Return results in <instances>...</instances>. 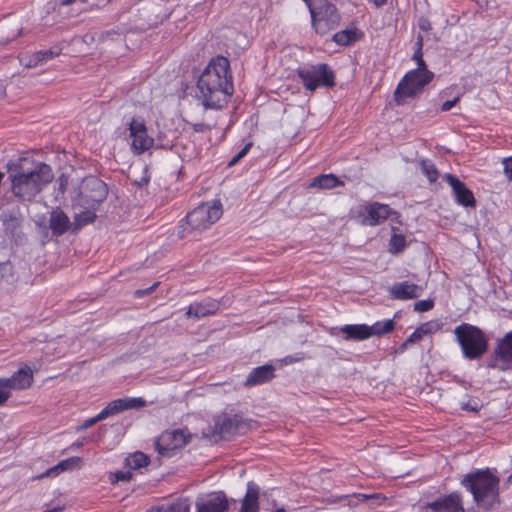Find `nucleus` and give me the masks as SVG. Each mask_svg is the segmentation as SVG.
<instances>
[{
  "label": "nucleus",
  "mask_w": 512,
  "mask_h": 512,
  "mask_svg": "<svg viewBox=\"0 0 512 512\" xmlns=\"http://www.w3.org/2000/svg\"><path fill=\"white\" fill-rule=\"evenodd\" d=\"M197 98L205 109L225 108L233 93V75L230 62L224 56L210 59L197 80Z\"/></svg>",
  "instance_id": "obj_1"
},
{
  "label": "nucleus",
  "mask_w": 512,
  "mask_h": 512,
  "mask_svg": "<svg viewBox=\"0 0 512 512\" xmlns=\"http://www.w3.org/2000/svg\"><path fill=\"white\" fill-rule=\"evenodd\" d=\"M223 214L219 200L204 202L187 213L178 226V236L182 239L197 240L201 234L215 224Z\"/></svg>",
  "instance_id": "obj_2"
},
{
  "label": "nucleus",
  "mask_w": 512,
  "mask_h": 512,
  "mask_svg": "<svg viewBox=\"0 0 512 512\" xmlns=\"http://www.w3.org/2000/svg\"><path fill=\"white\" fill-rule=\"evenodd\" d=\"M461 485L472 494L475 503L486 510L499 500L500 480L489 468L466 474Z\"/></svg>",
  "instance_id": "obj_3"
},
{
  "label": "nucleus",
  "mask_w": 512,
  "mask_h": 512,
  "mask_svg": "<svg viewBox=\"0 0 512 512\" xmlns=\"http://www.w3.org/2000/svg\"><path fill=\"white\" fill-rule=\"evenodd\" d=\"M9 177L13 195L24 201H31L46 185L52 182L54 174L48 164L39 163L32 171H19L10 174Z\"/></svg>",
  "instance_id": "obj_4"
},
{
  "label": "nucleus",
  "mask_w": 512,
  "mask_h": 512,
  "mask_svg": "<svg viewBox=\"0 0 512 512\" xmlns=\"http://www.w3.org/2000/svg\"><path fill=\"white\" fill-rule=\"evenodd\" d=\"M462 355L467 360H478L488 350V339L482 329L470 323H461L454 329Z\"/></svg>",
  "instance_id": "obj_5"
},
{
  "label": "nucleus",
  "mask_w": 512,
  "mask_h": 512,
  "mask_svg": "<svg viewBox=\"0 0 512 512\" xmlns=\"http://www.w3.org/2000/svg\"><path fill=\"white\" fill-rule=\"evenodd\" d=\"M308 7L311 26L316 34L324 36L336 29L341 21L337 7L329 0H302Z\"/></svg>",
  "instance_id": "obj_6"
},
{
  "label": "nucleus",
  "mask_w": 512,
  "mask_h": 512,
  "mask_svg": "<svg viewBox=\"0 0 512 512\" xmlns=\"http://www.w3.org/2000/svg\"><path fill=\"white\" fill-rule=\"evenodd\" d=\"M297 75L305 90L315 92L318 88L335 86L336 76L326 63L307 64L297 69Z\"/></svg>",
  "instance_id": "obj_7"
},
{
  "label": "nucleus",
  "mask_w": 512,
  "mask_h": 512,
  "mask_svg": "<svg viewBox=\"0 0 512 512\" xmlns=\"http://www.w3.org/2000/svg\"><path fill=\"white\" fill-rule=\"evenodd\" d=\"M434 78L431 71L410 70L398 83L394 91V101L397 105H404L406 99L419 95L425 86Z\"/></svg>",
  "instance_id": "obj_8"
},
{
  "label": "nucleus",
  "mask_w": 512,
  "mask_h": 512,
  "mask_svg": "<svg viewBox=\"0 0 512 512\" xmlns=\"http://www.w3.org/2000/svg\"><path fill=\"white\" fill-rule=\"evenodd\" d=\"M146 405V401L141 397H124L115 399L107 404L105 408H103L96 416L91 417L83 421V423L79 426L78 430H85L96 423L110 417L116 415L120 412L142 408Z\"/></svg>",
  "instance_id": "obj_9"
},
{
  "label": "nucleus",
  "mask_w": 512,
  "mask_h": 512,
  "mask_svg": "<svg viewBox=\"0 0 512 512\" xmlns=\"http://www.w3.org/2000/svg\"><path fill=\"white\" fill-rule=\"evenodd\" d=\"M392 213L389 205L372 202L359 205L355 210V217L364 226H376L386 221Z\"/></svg>",
  "instance_id": "obj_10"
},
{
  "label": "nucleus",
  "mask_w": 512,
  "mask_h": 512,
  "mask_svg": "<svg viewBox=\"0 0 512 512\" xmlns=\"http://www.w3.org/2000/svg\"><path fill=\"white\" fill-rule=\"evenodd\" d=\"M129 137L131 138V150L136 155L145 153L154 145V139L148 135L146 125L140 119L132 118L129 123Z\"/></svg>",
  "instance_id": "obj_11"
},
{
  "label": "nucleus",
  "mask_w": 512,
  "mask_h": 512,
  "mask_svg": "<svg viewBox=\"0 0 512 512\" xmlns=\"http://www.w3.org/2000/svg\"><path fill=\"white\" fill-rule=\"evenodd\" d=\"M187 444L186 436L182 430L166 431L155 442L157 452L164 457L173 456L177 449Z\"/></svg>",
  "instance_id": "obj_12"
},
{
  "label": "nucleus",
  "mask_w": 512,
  "mask_h": 512,
  "mask_svg": "<svg viewBox=\"0 0 512 512\" xmlns=\"http://www.w3.org/2000/svg\"><path fill=\"white\" fill-rule=\"evenodd\" d=\"M495 361L490 363L489 367L497 368L501 371L512 369V331L507 332L502 338L498 339L494 349Z\"/></svg>",
  "instance_id": "obj_13"
},
{
  "label": "nucleus",
  "mask_w": 512,
  "mask_h": 512,
  "mask_svg": "<svg viewBox=\"0 0 512 512\" xmlns=\"http://www.w3.org/2000/svg\"><path fill=\"white\" fill-rule=\"evenodd\" d=\"M444 180L450 185L455 202L458 205L466 208L476 207L474 193L457 176L447 173L444 175Z\"/></svg>",
  "instance_id": "obj_14"
},
{
  "label": "nucleus",
  "mask_w": 512,
  "mask_h": 512,
  "mask_svg": "<svg viewBox=\"0 0 512 512\" xmlns=\"http://www.w3.org/2000/svg\"><path fill=\"white\" fill-rule=\"evenodd\" d=\"M34 375L28 365H24L9 378H0V388L8 390H26L32 386Z\"/></svg>",
  "instance_id": "obj_15"
},
{
  "label": "nucleus",
  "mask_w": 512,
  "mask_h": 512,
  "mask_svg": "<svg viewBox=\"0 0 512 512\" xmlns=\"http://www.w3.org/2000/svg\"><path fill=\"white\" fill-rule=\"evenodd\" d=\"M433 512H465L461 493L454 491L427 504Z\"/></svg>",
  "instance_id": "obj_16"
},
{
  "label": "nucleus",
  "mask_w": 512,
  "mask_h": 512,
  "mask_svg": "<svg viewBox=\"0 0 512 512\" xmlns=\"http://www.w3.org/2000/svg\"><path fill=\"white\" fill-rule=\"evenodd\" d=\"M370 330V326L367 324H346L331 328L330 334L340 333L345 341H363L372 337Z\"/></svg>",
  "instance_id": "obj_17"
},
{
  "label": "nucleus",
  "mask_w": 512,
  "mask_h": 512,
  "mask_svg": "<svg viewBox=\"0 0 512 512\" xmlns=\"http://www.w3.org/2000/svg\"><path fill=\"white\" fill-rule=\"evenodd\" d=\"M424 287L411 283L409 281H402L393 284L389 288V296L395 300H410L416 299L422 295Z\"/></svg>",
  "instance_id": "obj_18"
},
{
  "label": "nucleus",
  "mask_w": 512,
  "mask_h": 512,
  "mask_svg": "<svg viewBox=\"0 0 512 512\" xmlns=\"http://www.w3.org/2000/svg\"><path fill=\"white\" fill-rule=\"evenodd\" d=\"M229 502L223 491L210 494L205 500L196 502V512H227Z\"/></svg>",
  "instance_id": "obj_19"
},
{
  "label": "nucleus",
  "mask_w": 512,
  "mask_h": 512,
  "mask_svg": "<svg viewBox=\"0 0 512 512\" xmlns=\"http://www.w3.org/2000/svg\"><path fill=\"white\" fill-rule=\"evenodd\" d=\"M221 307L219 300L206 298L200 302H193L188 306L185 313L187 318H203L216 314Z\"/></svg>",
  "instance_id": "obj_20"
},
{
  "label": "nucleus",
  "mask_w": 512,
  "mask_h": 512,
  "mask_svg": "<svg viewBox=\"0 0 512 512\" xmlns=\"http://www.w3.org/2000/svg\"><path fill=\"white\" fill-rule=\"evenodd\" d=\"M275 376V367L273 365L265 364L262 366H258L256 368H253L251 372L248 374L244 382V386L247 388H251L254 386L263 385L273 380Z\"/></svg>",
  "instance_id": "obj_21"
},
{
  "label": "nucleus",
  "mask_w": 512,
  "mask_h": 512,
  "mask_svg": "<svg viewBox=\"0 0 512 512\" xmlns=\"http://www.w3.org/2000/svg\"><path fill=\"white\" fill-rule=\"evenodd\" d=\"M260 487L254 481L247 483L246 493L241 500L239 512H259L260 511Z\"/></svg>",
  "instance_id": "obj_22"
},
{
  "label": "nucleus",
  "mask_w": 512,
  "mask_h": 512,
  "mask_svg": "<svg viewBox=\"0 0 512 512\" xmlns=\"http://www.w3.org/2000/svg\"><path fill=\"white\" fill-rule=\"evenodd\" d=\"M82 466V459L78 456H73L60 461L57 465L47 469L42 474L34 477V479H43L45 477H56L65 471H72L79 469Z\"/></svg>",
  "instance_id": "obj_23"
},
{
  "label": "nucleus",
  "mask_w": 512,
  "mask_h": 512,
  "mask_svg": "<svg viewBox=\"0 0 512 512\" xmlns=\"http://www.w3.org/2000/svg\"><path fill=\"white\" fill-rule=\"evenodd\" d=\"M240 425V418L238 415L223 414L215 420V432L222 437H227L235 434Z\"/></svg>",
  "instance_id": "obj_24"
},
{
  "label": "nucleus",
  "mask_w": 512,
  "mask_h": 512,
  "mask_svg": "<svg viewBox=\"0 0 512 512\" xmlns=\"http://www.w3.org/2000/svg\"><path fill=\"white\" fill-rule=\"evenodd\" d=\"M363 36L364 33L361 30L356 26H351L336 32L333 35L332 40L339 46H349L362 39Z\"/></svg>",
  "instance_id": "obj_25"
},
{
  "label": "nucleus",
  "mask_w": 512,
  "mask_h": 512,
  "mask_svg": "<svg viewBox=\"0 0 512 512\" xmlns=\"http://www.w3.org/2000/svg\"><path fill=\"white\" fill-rule=\"evenodd\" d=\"M49 226L53 235L61 236L70 227L69 217L61 209H56L51 213Z\"/></svg>",
  "instance_id": "obj_26"
},
{
  "label": "nucleus",
  "mask_w": 512,
  "mask_h": 512,
  "mask_svg": "<svg viewBox=\"0 0 512 512\" xmlns=\"http://www.w3.org/2000/svg\"><path fill=\"white\" fill-rule=\"evenodd\" d=\"M338 186H344V182L340 180L336 175L330 174H321L312 179L309 184V188H318V189H333Z\"/></svg>",
  "instance_id": "obj_27"
},
{
  "label": "nucleus",
  "mask_w": 512,
  "mask_h": 512,
  "mask_svg": "<svg viewBox=\"0 0 512 512\" xmlns=\"http://www.w3.org/2000/svg\"><path fill=\"white\" fill-rule=\"evenodd\" d=\"M124 463L125 467L132 472V470H138L140 468L148 466L150 464V458L143 452L136 451L134 453L129 454L125 458Z\"/></svg>",
  "instance_id": "obj_28"
},
{
  "label": "nucleus",
  "mask_w": 512,
  "mask_h": 512,
  "mask_svg": "<svg viewBox=\"0 0 512 512\" xmlns=\"http://www.w3.org/2000/svg\"><path fill=\"white\" fill-rule=\"evenodd\" d=\"M157 512H190V501L188 498H179L159 506Z\"/></svg>",
  "instance_id": "obj_29"
},
{
  "label": "nucleus",
  "mask_w": 512,
  "mask_h": 512,
  "mask_svg": "<svg viewBox=\"0 0 512 512\" xmlns=\"http://www.w3.org/2000/svg\"><path fill=\"white\" fill-rule=\"evenodd\" d=\"M372 336H383L389 334L395 329V322L393 319H386L382 321H376L370 326Z\"/></svg>",
  "instance_id": "obj_30"
},
{
  "label": "nucleus",
  "mask_w": 512,
  "mask_h": 512,
  "mask_svg": "<svg viewBox=\"0 0 512 512\" xmlns=\"http://www.w3.org/2000/svg\"><path fill=\"white\" fill-rule=\"evenodd\" d=\"M434 331L435 329L433 328L432 322H425L417 327L415 331L406 338L407 343H410L411 345L418 343L424 338V336L432 334Z\"/></svg>",
  "instance_id": "obj_31"
},
{
  "label": "nucleus",
  "mask_w": 512,
  "mask_h": 512,
  "mask_svg": "<svg viewBox=\"0 0 512 512\" xmlns=\"http://www.w3.org/2000/svg\"><path fill=\"white\" fill-rule=\"evenodd\" d=\"M483 407L482 401L471 395H465L464 399L460 402V408L464 411L478 413Z\"/></svg>",
  "instance_id": "obj_32"
},
{
  "label": "nucleus",
  "mask_w": 512,
  "mask_h": 512,
  "mask_svg": "<svg viewBox=\"0 0 512 512\" xmlns=\"http://www.w3.org/2000/svg\"><path fill=\"white\" fill-rule=\"evenodd\" d=\"M422 173L427 177L430 183H435L438 180L439 172L435 164L430 160H422L420 162Z\"/></svg>",
  "instance_id": "obj_33"
},
{
  "label": "nucleus",
  "mask_w": 512,
  "mask_h": 512,
  "mask_svg": "<svg viewBox=\"0 0 512 512\" xmlns=\"http://www.w3.org/2000/svg\"><path fill=\"white\" fill-rule=\"evenodd\" d=\"M406 246L405 236L402 234H393L389 241V252L392 254H398Z\"/></svg>",
  "instance_id": "obj_34"
},
{
  "label": "nucleus",
  "mask_w": 512,
  "mask_h": 512,
  "mask_svg": "<svg viewBox=\"0 0 512 512\" xmlns=\"http://www.w3.org/2000/svg\"><path fill=\"white\" fill-rule=\"evenodd\" d=\"M96 219V214L93 211L86 210L77 214L74 218L76 228H81L87 224L93 223Z\"/></svg>",
  "instance_id": "obj_35"
},
{
  "label": "nucleus",
  "mask_w": 512,
  "mask_h": 512,
  "mask_svg": "<svg viewBox=\"0 0 512 512\" xmlns=\"http://www.w3.org/2000/svg\"><path fill=\"white\" fill-rule=\"evenodd\" d=\"M132 477V472L127 468V470H117L109 473L108 479L112 484H116L118 482H129Z\"/></svg>",
  "instance_id": "obj_36"
},
{
  "label": "nucleus",
  "mask_w": 512,
  "mask_h": 512,
  "mask_svg": "<svg viewBox=\"0 0 512 512\" xmlns=\"http://www.w3.org/2000/svg\"><path fill=\"white\" fill-rule=\"evenodd\" d=\"M251 147H252L251 142L246 143L244 145V147H242L241 150L235 156L232 157V159L229 161L228 165L229 166L236 165L242 158H244L248 154Z\"/></svg>",
  "instance_id": "obj_37"
},
{
  "label": "nucleus",
  "mask_w": 512,
  "mask_h": 512,
  "mask_svg": "<svg viewBox=\"0 0 512 512\" xmlns=\"http://www.w3.org/2000/svg\"><path fill=\"white\" fill-rule=\"evenodd\" d=\"M434 307V301L432 299L420 300L414 303V310L416 312H427Z\"/></svg>",
  "instance_id": "obj_38"
},
{
  "label": "nucleus",
  "mask_w": 512,
  "mask_h": 512,
  "mask_svg": "<svg viewBox=\"0 0 512 512\" xmlns=\"http://www.w3.org/2000/svg\"><path fill=\"white\" fill-rule=\"evenodd\" d=\"M412 59L416 62L417 68L415 70L429 71L423 59V52L414 51Z\"/></svg>",
  "instance_id": "obj_39"
},
{
  "label": "nucleus",
  "mask_w": 512,
  "mask_h": 512,
  "mask_svg": "<svg viewBox=\"0 0 512 512\" xmlns=\"http://www.w3.org/2000/svg\"><path fill=\"white\" fill-rule=\"evenodd\" d=\"M58 54V52H54L51 49L37 51V57H40L42 63L53 59L54 57L58 56Z\"/></svg>",
  "instance_id": "obj_40"
},
{
  "label": "nucleus",
  "mask_w": 512,
  "mask_h": 512,
  "mask_svg": "<svg viewBox=\"0 0 512 512\" xmlns=\"http://www.w3.org/2000/svg\"><path fill=\"white\" fill-rule=\"evenodd\" d=\"M504 174L508 180L512 181V156L504 158L503 161Z\"/></svg>",
  "instance_id": "obj_41"
},
{
  "label": "nucleus",
  "mask_w": 512,
  "mask_h": 512,
  "mask_svg": "<svg viewBox=\"0 0 512 512\" xmlns=\"http://www.w3.org/2000/svg\"><path fill=\"white\" fill-rule=\"evenodd\" d=\"M460 100V96H456L454 99L452 100H448V101H445L441 107H440V110L442 112H447L449 110H451Z\"/></svg>",
  "instance_id": "obj_42"
},
{
  "label": "nucleus",
  "mask_w": 512,
  "mask_h": 512,
  "mask_svg": "<svg viewBox=\"0 0 512 512\" xmlns=\"http://www.w3.org/2000/svg\"><path fill=\"white\" fill-rule=\"evenodd\" d=\"M42 64L40 57H37V52L29 57V59L24 63V65L28 68H34L38 65Z\"/></svg>",
  "instance_id": "obj_43"
},
{
  "label": "nucleus",
  "mask_w": 512,
  "mask_h": 512,
  "mask_svg": "<svg viewBox=\"0 0 512 512\" xmlns=\"http://www.w3.org/2000/svg\"><path fill=\"white\" fill-rule=\"evenodd\" d=\"M159 283L156 282L154 283L152 286H150L149 288L147 289H139V290H136L135 291V297L137 298H141L143 296H146V295H149L151 294L157 287H158Z\"/></svg>",
  "instance_id": "obj_44"
},
{
  "label": "nucleus",
  "mask_w": 512,
  "mask_h": 512,
  "mask_svg": "<svg viewBox=\"0 0 512 512\" xmlns=\"http://www.w3.org/2000/svg\"><path fill=\"white\" fill-rule=\"evenodd\" d=\"M419 28L424 32H429L432 29L430 20L426 17H421L418 21Z\"/></svg>",
  "instance_id": "obj_45"
},
{
  "label": "nucleus",
  "mask_w": 512,
  "mask_h": 512,
  "mask_svg": "<svg viewBox=\"0 0 512 512\" xmlns=\"http://www.w3.org/2000/svg\"><path fill=\"white\" fill-rule=\"evenodd\" d=\"M10 397V392L8 389L0 388V405L4 404Z\"/></svg>",
  "instance_id": "obj_46"
},
{
  "label": "nucleus",
  "mask_w": 512,
  "mask_h": 512,
  "mask_svg": "<svg viewBox=\"0 0 512 512\" xmlns=\"http://www.w3.org/2000/svg\"><path fill=\"white\" fill-rule=\"evenodd\" d=\"M423 41H424L423 36L419 34L416 39L415 45H414V51L422 52Z\"/></svg>",
  "instance_id": "obj_47"
},
{
  "label": "nucleus",
  "mask_w": 512,
  "mask_h": 512,
  "mask_svg": "<svg viewBox=\"0 0 512 512\" xmlns=\"http://www.w3.org/2000/svg\"><path fill=\"white\" fill-rule=\"evenodd\" d=\"M410 343H407V339L399 346V351L402 353L404 352L408 346H410Z\"/></svg>",
  "instance_id": "obj_48"
},
{
  "label": "nucleus",
  "mask_w": 512,
  "mask_h": 512,
  "mask_svg": "<svg viewBox=\"0 0 512 512\" xmlns=\"http://www.w3.org/2000/svg\"><path fill=\"white\" fill-rule=\"evenodd\" d=\"M205 125L202 123H197L194 125V130L196 132H202L204 130Z\"/></svg>",
  "instance_id": "obj_49"
},
{
  "label": "nucleus",
  "mask_w": 512,
  "mask_h": 512,
  "mask_svg": "<svg viewBox=\"0 0 512 512\" xmlns=\"http://www.w3.org/2000/svg\"><path fill=\"white\" fill-rule=\"evenodd\" d=\"M373 2L377 7H380L386 4L387 0H373Z\"/></svg>",
  "instance_id": "obj_50"
},
{
  "label": "nucleus",
  "mask_w": 512,
  "mask_h": 512,
  "mask_svg": "<svg viewBox=\"0 0 512 512\" xmlns=\"http://www.w3.org/2000/svg\"><path fill=\"white\" fill-rule=\"evenodd\" d=\"M82 445H83V442H81V441H77V442L73 443V445H72V446H73V447H76V448H79V447H81Z\"/></svg>",
  "instance_id": "obj_51"
},
{
  "label": "nucleus",
  "mask_w": 512,
  "mask_h": 512,
  "mask_svg": "<svg viewBox=\"0 0 512 512\" xmlns=\"http://www.w3.org/2000/svg\"><path fill=\"white\" fill-rule=\"evenodd\" d=\"M61 508H53L51 510H47V511H44V512H61Z\"/></svg>",
  "instance_id": "obj_52"
},
{
  "label": "nucleus",
  "mask_w": 512,
  "mask_h": 512,
  "mask_svg": "<svg viewBox=\"0 0 512 512\" xmlns=\"http://www.w3.org/2000/svg\"><path fill=\"white\" fill-rule=\"evenodd\" d=\"M9 265V262L0 263V269H5Z\"/></svg>",
  "instance_id": "obj_53"
},
{
  "label": "nucleus",
  "mask_w": 512,
  "mask_h": 512,
  "mask_svg": "<svg viewBox=\"0 0 512 512\" xmlns=\"http://www.w3.org/2000/svg\"><path fill=\"white\" fill-rule=\"evenodd\" d=\"M272 512H286L285 508L281 507V508H278Z\"/></svg>",
  "instance_id": "obj_54"
},
{
  "label": "nucleus",
  "mask_w": 512,
  "mask_h": 512,
  "mask_svg": "<svg viewBox=\"0 0 512 512\" xmlns=\"http://www.w3.org/2000/svg\"><path fill=\"white\" fill-rule=\"evenodd\" d=\"M508 481H512V474L509 476Z\"/></svg>",
  "instance_id": "obj_55"
}]
</instances>
